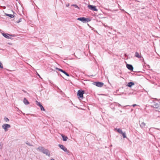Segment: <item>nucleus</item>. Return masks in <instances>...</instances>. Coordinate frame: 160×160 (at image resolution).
<instances>
[{"label":"nucleus","mask_w":160,"mask_h":160,"mask_svg":"<svg viewBox=\"0 0 160 160\" xmlns=\"http://www.w3.org/2000/svg\"><path fill=\"white\" fill-rule=\"evenodd\" d=\"M72 6H74L75 8L79 9V7L76 4H72Z\"/></svg>","instance_id":"nucleus-22"},{"label":"nucleus","mask_w":160,"mask_h":160,"mask_svg":"<svg viewBox=\"0 0 160 160\" xmlns=\"http://www.w3.org/2000/svg\"><path fill=\"white\" fill-rule=\"evenodd\" d=\"M42 153L49 157L50 156V152L47 149L44 148L42 152Z\"/></svg>","instance_id":"nucleus-6"},{"label":"nucleus","mask_w":160,"mask_h":160,"mask_svg":"<svg viewBox=\"0 0 160 160\" xmlns=\"http://www.w3.org/2000/svg\"><path fill=\"white\" fill-rule=\"evenodd\" d=\"M62 139L63 141H66L67 140L68 137L67 136H65L62 134Z\"/></svg>","instance_id":"nucleus-18"},{"label":"nucleus","mask_w":160,"mask_h":160,"mask_svg":"<svg viewBox=\"0 0 160 160\" xmlns=\"http://www.w3.org/2000/svg\"><path fill=\"white\" fill-rule=\"evenodd\" d=\"M44 148L43 147H39L38 148H36V149L37 150H39V151L42 152Z\"/></svg>","instance_id":"nucleus-13"},{"label":"nucleus","mask_w":160,"mask_h":160,"mask_svg":"<svg viewBox=\"0 0 160 160\" xmlns=\"http://www.w3.org/2000/svg\"><path fill=\"white\" fill-rule=\"evenodd\" d=\"M8 44L10 45H12V43H8Z\"/></svg>","instance_id":"nucleus-26"},{"label":"nucleus","mask_w":160,"mask_h":160,"mask_svg":"<svg viewBox=\"0 0 160 160\" xmlns=\"http://www.w3.org/2000/svg\"><path fill=\"white\" fill-rule=\"evenodd\" d=\"M135 56L138 58H140L141 57V56L139 55V53L138 52H135Z\"/></svg>","instance_id":"nucleus-19"},{"label":"nucleus","mask_w":160,"mask_h":160,"mask_svg":"<svg viewBox=\"0 0 160 160\" xmlns=\"http://www.w3.org/2000/svg\"><path fill=\"white\" fill-rule=\"evenodd\" d=\"M36 102H37V105L39 107L41 105L40 102H39L37 101H36Z\"/></svg>","instance_id":"nucleus-24"},{"label":"nucleus","mask_w":160,"mask_h":160,"mask_svg":"<svg viewBox=\"0 0 160 160\" xmlns=\"http://www.w3.org/2000/svg\"><path fill=\"white\" fill-rule=\"evenodd\" d=\"M21 21H22V19L20 18L18 21H17V22L18 23H19V22H21Z\"/></svg>","instance_id":"nucleus-25"},{"label":"nucleus","mask_w":160,"mask_h":160,"mask_svg":"<svg viewBox=\"0 0 160 160\" xmlns=\"http://www.w3.org/2000/svg\"><path fill=\"white\" fill-rule=\"evenodd\" d=\"M23 91L24 92H25V91H24V90H23Z\"/></svg>","instance_id":"nucleus-30"},{"label":"nucleus","mask_w":160,"mask_h":160,"mask_svg":"<svg viewBox=\"0 0 160 160\" xmlns=\"http://www.w3.org/2000/svg\"><path fill=\"white\" fill-rule=\"evenodd\" d=\"M146 125V124L143 122H142L140 124V125L142 128H143Z\"/></svg>","instance_id":"nucleus-15"},{"label":"nucleus","mask_w":160,"mask_h":160,"mask_svg":"<svg viewBox=\"0 0 160 160\" xmlns=\"http://www.w3.org/2000/svg\"><path fill=\"white\" fill-rule=\"evenodd\" d=\"M152 106L155 108H158L159 107V105L157 103H156L155 102H153L152 103Z\"/></svg>","instance_id":"nucleus-11"},{"label":"nucleus","mask_w":160,"mask_h":160,"mask_svg":"<svg viewBox=\"0 0 160 160\" xmlns=\"http://www.w3.org/2000/svg\"><path fill=\"white\" fill-rule=\"evenodd\" d=\"M23 102L25 105H28L29 104V102L25 98L24 99Z\"/></svg>","instance_id":"nucleus-14"},{"label":"nucleus","mask_w":160,"mask_h":160,"mask_svg":"<svg viewBox=\"0 0 160 160\" xmlns=\"http://www.w3.org/2000/svg\"><path fill=\"white\" fill-rule=\"evenodd\" d=\"M84 92V91L79 90L78 92L77 96L79 97L80 98L82 99L83 98V94Z\"/></svg>","instance_id":"nucleus-3"},{"label":"nucleus","mask_w":160,"mask_h":160,"mask_svg":"<svg viewBox=\"0 0 160 160\" xmlns=\"http://www.w3.org/2000/svg\"><path fill=\"white\" fill-rule=\"evenodd\" d=\"M127 67L128 69L131 71H132L133 69L132 66L130 64H127Z\"/></svg>","instance_id":"nucleus-12"},{"label":"nucleus","mask_w":160,"mask_h":160,"mask_svg":"<svg viewBox=\"0 0 160 160\" xmlns=\"http://www.w3.org/2000/svg\"><path fill=\"white\" fill-rule=\"evenodd\" d=\"M4 120L6 122H8L9 121V119L6 117L4 118Z\"/></svg>","instance_id":"nucleus-23"},{"label":"nucleus","mask_w":160,"mask_h":160,"mask_svg":"<svg viewBox=\"0 0 160 160\" xmlns=\"http://www.w3.org/2000/svg\"><path fill=\"white\" fill-rule=\"evenodd\" d=\"M137 106V104H133L132 106L133 107H134L136 106Z\"/></svg>","instance_id":"nucleus-27"},{"label":"nucleus","mask_w":160,"mask_h":160,"mask_svg":"<svg viewBox=\"0 0 160 160\" xmlns=\"http://www.w3.org/2000/svg\"><path fill=\"white\" fill-rule=\"evenodd\" d=\"M94 85L97 87H101L103 86L104 83L103 82H94Z\"/></svg>","instance_id":"nucleus-4"},{"label":"nucleus","mask_w":160,"mask_h":160,"mask_svg":"<svg viewBox=\"0 0 160 160\" xmlns=\"http://www.w3.org/2000/svg\"><path fill=\"white\" fill-rule=\"evenodd\" d=\"M2 34L4 37L8 39H11V38L9 36H12L13 37L15 36V35H11L5 33H2Z\"/></svg>","instance_id":"nucleus-9"},{"label":"nucleus","mask_w":160,"mask_h":160,"mask_svg":"<svg viewBox=\"0 0 160 160\" xmlns=\"http://www.w3.org/2000/svg\"><path fill=\"white\" fill-rule=\"evenodd\" d=\"M77 19L78 20L82 21L83 23H87L90 21V19L89 18H86L84 17L79 18Z\"/></svg>","instance_id":"nucleus-1"},{"label":"nucleus","mask_w":160,"mask_h":160,"mask_svg":"<svg viewBox=\"0 0 160 160\" xmlns=\"http://www.w3.org/2000/svg\"><path fill=\"white\" fill-rule=\"evenodd\" d=\"M37 75H38V76H39V77H40V75H39L38 73V74H37Z\"/></svg>","instance_id":"nucleus-29"},{"label":"nucleus","mask_w":160,"mask_h":160,"mask_svg":"<svg viewBox=\"0 0 160 160\" xmlns=\"http://www.w3.org/2000/svg\"><path fill=\"white\" fill-rule=\"evenodd\" d=\"M88 8L94 11H97L98 9L96 8V7L95 6L89 5L88 6Z\"/></svg>","instance_id":"nucleus-5"},{"label":"nucleus","mask_w":160,"mask_h":160,"mask_svg":"<svg viewBox=\"0 0 160 160\" xmlns=\"http://www.w3.org/2000/svg\"><path fill=\"white\" fill-rule=\"evenodd\" d=\"M56 69L57 70H58L59 71H60V72H62L63 73L65 74L67 76H69V74L68 73H67L65 71L63 70H62V69H61L58 68H56Z\"/></svg>","instance_id":"nucleus-10"},{"label":"nucleus","mask_w":160,"mask_h":160,"mask_svg":"<svg viewBox=\"0 0 160 160\" xmlns=\"http://www.w3.org/2000/svg\"><path fill=\"white\" fill-rule=\"evenodd\" d=\"M134 85V83L133 82H130L128 83L127 86L128 87H131L132 86Z\"/></svg>","instance_id":"nucleus-16"},{"label":"nucleus","mask_w":160,"mask_h":160,"mask_svg":"<svg viewBox=\"0 0 160 160\" xmlns=\"http://www.w3.org/2000/svg\"><path fill=\"white\" fill-rule=\"evenodd\" d=\"M117 131L120 133L121 134L124 138H126V136L125 132H123L122 130L120 129H118L117 130Z\"/></svg>","instance_id":"nucleus-8"},{"label":"nucleus","mask_w":160,"mask_h":160,"mask_svg":"<svg viewBox=\"0 0 160 160\" xmlns=\"http://www.w3.org/2000/svg\"><path fill=\"white\" fill-rule=\"evenodd\" d=\"M69 4H68V5H66V6H67V7H68L69 6Z\"/></svg>","instance_id":"nucleus-28"},{"label":"nucleus","mask_w":160,"mask_h":160,"mask_svg":"<svg viewBox=\"0 0 160 160\" xmlns=\"http://www.w3.org/2000/svg\"><path fill=\"white\" fill-rule=\"evenodd\" d=\"M25 143H26L27 144V145H28L29 146H33V145H32V144H31L30 142H28V141H27V142H25Z\"/></svg>","instance_id":"nucleus-21"},{"label":"nucleus","mask_w":160,"mask_h":160,"mask_svg":"<svg viewBox=\"0 0 160 160\" xmlns=\"http://www.w3.org/2000/svg\"><path fill=\"white\" fill-rule=\"evenodd\" d=\"M156 129H158V130H159V129L158 128H156Z\"/></svg>","instance_id":"nucleus-31"},{"label":"nucleus","mask_w":160,"mask_h":160,"mask_svg":"<svg viewBox=\"0 0 160 160\" xmlns=\"http://www.w3.org/2000/svg\"><path fill=\"white\" fill-rule=\"evenodd\" d=\"M17 1L18 0H16Z\"/></svg>","instance_id":"nucleus-32"},{"label":"nucleus","mask_w":160,"mask_h":160,"mask_svg":"<svg viewBox=\"0 0 160 160\" xmlns=\"http://www.w3.org/2000/svg\"><path fill=\"white\" fill-rule=\"evenodd\" d=\"M39 107H40V109L41 110H42V111H45V109L44 108H43V106L42 105H41Z\"/></svg>","instance_id":"nucleus-20"},{"label":"nucleus","mask_w":160,"mask_h":160,"mask_svg":"<svg viewBox=\"0 0 160 160\" xmlns=\"http://www.w3.org/2000/svg\"><path fill=\"white\" fill-rule=\"evenodd\" d=\"M58 145L60 148L63 150L65 152H68V150H67V148H66L63 145L61 144H58Z\"/></svg>","instance_id":"nucleus-7"},{"label":"nucleus","mask_w":160,"mask_h":160,"mask_svg":"<svg viewBox=\"0 0 160 160\" xmlns=\"http://www.w3.org/2000/svg\"><path fill=\"white\" fill-rule=\"evenodd\" d=\"M2 128L3 129L5 132L8 130V129L11 127L10 125L8 124H4L2 126Z\"/></svg>","instance_id":"nucleus-2"},{"label":"nucleus","mask_w":160,"mask_h":160,"mask_svg":"<svg viewBox=\"0 0 160 160\" xmlns=\"http://www.w3.org/2000/svg\"><path fill=\"white\" fill-rule=\"evenodd\" d=\"M5 14L6 16H8L10 18H13L14 16V15L12 14H9L6 13H5Z\"/></svg>","instance_id":"nucleus-17"}]
</instances>
